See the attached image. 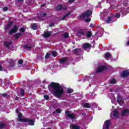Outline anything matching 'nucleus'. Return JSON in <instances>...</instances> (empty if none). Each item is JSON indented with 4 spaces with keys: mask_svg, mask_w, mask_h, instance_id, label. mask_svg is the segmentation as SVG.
Listing matches in <instances>:
<instances>
[{
    "mask_svg": "<svg viewBox=\"0 0 129 129\" xmlns=\"http://www.w3.org/2000/svg\"><path fill=\"white\" fill-rule=\"evenodd\" d=\"M51 87L52 88V92L53 94L58 98L61 97V95L64 93V89L60 84L57 83L51 82L49 85L48 88Z\"/></svg>",
    "mask_w": 129,
    "mask_h": 129,
    "instance_id": "f257e3e1",
    "label": "nucleus"
},
{
    "mask_svg": "<svg viewBox=\"0 0 129 129\" xmlns=\"http://www.w3.org/2000/svg\"><path fill=\"white\" fill-rule=\"evenodd\" d=\"M16 113H18V120L20 122H29V125H35V120L30 119V118H23V114L19 112L18 109H16Z\"/></svg>",
    "mask_w": 129,
    "mask_h": 129,
    "instance_id": "f03ea898",
    "label": "nucleus"
},
{
    "mask_svg": "<svg viewBox=\"0 0 129 129\" xmlns=\"http://www.w3.org/2000/svg\"><path fill=\"white\" fill-rule=\"evenodd\" d=\"M91 15H92V11L91 10H87L80 15V18L85 19V18H89Z\"/></svg>",
    "mask_w": 129,
    "mask_h": 129,
    "instance_id": "7ed1b4c3",
    "label": "nucleus"
},
{
    "mask_svg": "<svg viewBox=\"0 0 129 129\" xmlns=\"http://www.w3.org/2000/svg\"><path fill=\"white\" fill-rule=\"evenodd\" d=\"M65 114H66V117H68L69 118H70V119H75V118H76V116H75V114L73 113H70V112L69 110L66 111Z\"/></svg>",
    "mask_w": 129,
    "mask_h": 129,
    "instance_id": "20e7f679",
    "label": "nucleus"
},
{
    "mask_svg": "<svg viewBox=\"0 0 129 129\" xmlns=\"http://www.w3.org/2000/svg\"><path fill=\"white\" fill-rule=\"evenodd\" d=\"M106 69H107V67L105 66H100L98 67L96 72V73H100V72H103V71L106 70Z\"/></svg>",
    "mask_w": 129,
    "mask_h": 129,
    "instance_id": "39448f33",
    "label": "nucleus"
},
{
    "mask_svg": "<svg viewBox=\"0 0 129 129\" xmlns=\"http://www.w3.org/2000/svg\"><path fill=\"white\" fill-rule=\"evenodd\" d=\"M83 53V50L81 48H76L74 51V53L77 56H79Z\"/></svg>",
    "mask_w": 129,
    "mask_h": 129,
    "instance_id": "423d86ee",
    "label": "nucleus"
},
{
    "mask_svg": "<svg viewBox=\"0 0 129 129\" xmlns=\"http://www.w3.org/2000/svg\"><path fill=\"white\" fill-rule=\"evenodd\" d=\"M86 32H87V29H80L78 31V34L80 36H85V35H86Z\"/></svg>",
    "mask_w": 129,
    "mask_h": 129,
    "instance_id": "0eeeda50",
    "label": "nucleus"
},
{
    "mask_svg": "<svg viewBox=\"0 0 129 129\" xmlns=\"http://www.w3.org/2000/svg\"><path fill=\"white\" fill-rule=\"evenodd\" d=\"M19 30V28L17 25H14V28L9 31V35H12V34H14V33H17L18 30Z\"/></svg>",
    "mask_w": 129,
    "mask_h": 129,
    "instance_id": "6e6552de",
    "label": "nucleus"
},
{
    "mask_svg": "<svg viewBox=\"0 0 129 129\" xmlns=\"http://www.w3.org/2000/svg\"><path fill=\"white\" fill-rule=\"evenodd\" d=\"M115 20H114V17L113 16H108L107 19L106 20V22L107 24H111V23H114Z\"/></svg>",
    "mask_w": 129,
    "mask_h": 129,
    "instance_id": "1a4fd4ad",
    "label": "nucleus"
},
{
    "mask_svg": "<svg viewBox=\"0 0 129 129\" xmlns=\"http://www.w3.org/2000/svg\"><path fill=\"white\" fill-rule=\"evenodd\" d=\"M117 101L118 104H119V105H121V106L122 105V103H123V102L124 101H123V100L122 99H121V97H120L119 94L117 95Z\"/></svg>",
    "mask_w": 129,
    "mask_h": 129,
    "instance_id": "9d476101",
    "label": "nucleus"
},
{
    "mask_svg": "<svg viewBox=\"0 0 129 129\" xmlns=\"http://www.w3.org/2000/svg\"><path fill=\"white\" fill-rule=\"evenodd\" d=\"M110 126V120H106L105 122V129H109Z\"/></svg>",
    "mask_w": 129,
    "mask_h": 129,
    "instance_id": "9b49d317",
    "label": "nucleus"
},
{
    "mask_svg": "<svg viewBox=\"0 0 129 129\" xmlns=\"http://www.w3.org/2000/svg\"><path fill=\"white\" fill-rule=\"evenodd\" d=\"M121 76L122 77H126L129 76V72L127 70H125L122 72V74H121Z\"/></svg>",
    "mask_w": 129,
    "mask_h": 129,
    "instance_id": "f8f14e48",
    "label": "nucleus"
},
{
    "mask_svg": "<svg viewBox=\"0 0 129 129\" xmlns=\"http://www.w3.org/2000/svg\"><path fill=\"white\" fill-rule=\"evenodd\" d=\"M71 129H80V126L75 124L72 123L70 125Z\"/></svg>",
    "mask_w": 129,
    "mask_h": 129,
    "instance_id": "ddd939ff",
    "label": "nucleus"
},
{
    "mask_svg": "<svg viewBox=\"0 0 129 129\" xmlns=\"http://www.w3.org/2000/svg\"><path fill=\"white\" fill-rule=\"evenodd\" d=\"M51 31L44 32L43 34V37L44 38H49V37L51 36Z\"/></svg>",
    "mask_w": 129,
    "mask_h": 129,
    "instance_id": "4468645a",
    "label": "nucleus"
},
{
    "mask_svg": "<svg viewBox=\"0 0 129 129\" xmlns=\"http://www.w3.org/2000/svg\"><path fill=\"white\" fill-rule=\"evenodd\" d=\"M83 47L84 49H88L89 48H91V44L89 43H85L83 44Z\"/></svg>",
    "mask_w": 129,
    "mask_h": 129,
    "instance_id": "2eb2a0df",
    "label": "nucleus"
},
{
    "mask_svg": "<svg viewBox=\"0 0 129 129\" xmlns=\"http://www.w3.org/2000/svg\"><path fill=\"white\" fill-rule=\"evenodd\" d=\"M122 116H123L124 115H128L129 114V110L128 109H124L122 111Z\"/></svg>",
    "mask_w": 129,
    "mask_h": 129,
    "instance_id": "dca6fc26",
    "label": "nucleus"
},
{
    "mask_svg": "<svg viewBox=\"0 0 129 129\" xmlns=\"http://www.w3.org/2000/svg\"><path fill=\"white\" fill-rule=\"evenodd\" d=\"M23 35V34L21 33H16L15 35H14V38L15 40H18L20 37L22 36Z\"/></svg>",
    "mask_w": 129,
    "mask_h": 129,
    "instance_id": "f3484780",
    "label": "nucleus"
},
{
    "mask_svg": "<svg viewBox=\"0 0 129 129\" xmlns=\"http://www.w3.org/2000/svg\"><path fill=\"white\" fill-rule=\"evenodd\" d=\"M8 63H9L10 67H14V66H15L14 64H15V62H14L13 59H9L8 60Z\"/></svg>",
    "mask_w": 129,
    "mask_h": 129,
    "instance_id": "a211bd4d",
    "label": "nucleus"
},
{
    "mask_svg": "<svg viewBox=\"0 0 129 129\" xmlns=\"http://www.w3.org/2000/svg\"><path fill=\"white\" fill-rule=\"evenodd\" d=\"M7 127V124L4 122H0V129H4Z\"/></svg>",
    "mask_w": 129,
    "mask_h": 129,
    "instance_id": "6ab92c4d",
    "label": "nucleus"
},
{
    "mask_svg": "<svg viewBox=\"0 0 129 129\" xmlns=\"http://www.w3.org/2000/svg\"><path fill=\"white\" fill-rule=\"evenodd\" d=\"M86 37L87 38H91V36H92V31H86Z\"/></svg>",
    "mask_w": 129,
    "mask_h": 129,
    "instance_id": "aec40b11",
    "label": "nucleus"
},
{
    "mask_svg": "<svg viewBox=\"0 0 129 129\" xmlns=\"http://www.w3.org/2000/svg\"><path fill=\"white\" fill-rule=\"evenodd\" d=\"M12 45V42H8V41H5L4 42V46L6 47V48H10V46Z\"/></svg>",
    "mask_w": 129,
    "mask_h": 129,
    "instance_id": "412c9836",
    "label": "nucleus"
},
{
    "mask_svg": "<svg viewBox=\"0 0 129 129\" xmlns=\"http://www.w3.org/2000/svg\"><path fill=\"white\" fill-rule=\"evenodd\" d=\"M68 61V58L65 57L63 58H61L59 59V63L60 64H63V63H65V62H67Z\"/></svg>",
    "mask_w": 129,
    "mask_h": 129,
    "instance_id": "4be33fe9",
    "label": "nucleus"
},
{
    "mask_svg": "<svg viewBox=\"0 0 129 129\" xmlns=\"http://www.w3.org/2000/svg\"><path fill=\"white\" fill-rule=\"evenodd\" d=\"M83 107L85 108H90L91 107V106L90 105V104L88 103H85L84 105H83Z\"/></svg>",
    "mask_w": 129,
    "mask_h": 129,
    "instance_id": "5701e85b",
    "label": "nucleus"
},
{
    "mask_svg": "<svg viewBox=\"0 0 129 129\" xmlns=\"http://www.w3.org/2000/svg\"><path fill=\"white\" fill-rule=\"evenodd\" d=\"M63 9V6L61 5H58L55 8L56 11H61Z\"/></svg>",
    "mask_w": 129,
    "mask_h": 129,
    "instance_id": "b1692460",
    "label": "nucleus"
},
{
    "mask_svg": "<svg viewBox=\"0 0 129 129\" xmlns=\"http://www.w3.org/2000/svg\"><path fill=\"white\" fill-rule=\"evenodd\" d=\"M31 29H32V30H37V29H38V25H37V24H32L31 25Z\"/></svg>",
    "mask_w": 129,
    "mask_h": 129,
    "instance_id": "393cba45",
    "label": "nucleus"
},
{
    "mask_svg": "<svg viewBox=\"0 0 129 129\" xmlns=\"http://www.w3.org/2000/svg\"><path fill=\"white\" fill-rule=\"evenodd\" d=\"M70 15H71V13L69 12L68 14H67L64 16H63L62 17V18H61L62 21H64L65 20V19H66V18H67V17H69Z\"/></svg>",
    "mask_w": 129,
    "mask_h": 129,
    "instance_id": "a878e982",
    "label": "nucleus"
},
{
    "mask_svg": "<svg viewBox=\"0 0 129 129\" xmlns=\"http://www.w3.org/2000/svg\"><path fill=\"white\" fill-rule=\"evenodd\" d=\"M24 48L25 50H31L32 49V46H29L27 44H25L24 45Z\"/></svg>",
    "mask_w": 129,
    "mask_h": 129,
    "instance_id": "bb28decb",
    "label": "nucleus"
},
{
    "mask_svg": "<svg viewBox=\"0 0 129 129\" xmlns=\"http://www.w3.org/2000/svg\"><path fill=\"white\" fill-rule=\"evenodd\" d=\"M120 13L122 14V15H123L122 17H123V12H122V11H121L120 13H117L115 15V17L117 18V19H119V18H120Z\"/></svg>",
    "mask_w": 129,
    "mask_h": 129,
    "instance_id": "cd10ccee",
    "label": "nucleus"
},
{
    "mask_svg": "<svg viewBox=\"0 0 129 129\" xmlns=\"http://www.w3.org/2000/svg\"><path fill=\"white\" fill-rule=\"evenodd\" d=\"M111 56V54H110L109 52H107L105 53V59H107L108 58H110Z\"/></svg>",
    "mask_w": 129,
    "mask_h": 129,
    "instance_id": "c85d7f7f",
    "label": "nucleus"
},
{
    "mask_svg": "<svg viewBox=\"0 0 129 129\" xmlns=\"http://www.w3.org/2000/svg\"><path fill=\"white\" fill-rule=\"evenodd\" d=\"M110 84H115V83H116V80H115L114 78H113L110 81Z\"/></svg>",
    "mask_w": 129,
    "mask_h": 129,
    "instance_id": "c756f323",
    "label": "nucleus"
},
{
    "mask_svg": "<svg viewBox=\"0 0 129 129\" xmlns=\"http://www.w3.org/2000/svg\"><path fill=\"white\" fill-rule=\"evenodd\" d=\"M113 116H114L115 117L118 116V112L117 111V110H115L113 112Z\"/></svg>",
    "mask_w": 129,
    "mask_h": 129,
    "instance_id": "7c9ffc66",
    "label": "nucleus"
},
{
    "mask_svg": "<svg viewBox=\"0 0 129 129\" xmlns=\"http://www.w3.org/2000/svg\"><path fill=\"white\" fill-rule=\"evenodd\" d=\"M25 92H26L25 91V90H24V89H21L20 92L21 95L22 96H24L25 95Z\"/></svg>",
    "mask_w": 129,
    "mask_h": 129,
    "instance_id": "2f4dec72",
    "label": "nucleus"
},
{
    "mask_svg": "<svg viewBox=\"0 0 129 129\" xmlns=\"http://www.w3.org/2000/svg\"><path fill=\"white\" fill-rule=\"evenodd\" d=\"M52 56L53 57H56V56H57V51H52Z\"/></svg>",
    "mask_w": 129,
    "mask_h": 129,
    "instance_id": "473e14b6",
    "label": "nucleus"
},
{
    "mask_svg": "<svg viewBox=\"0 0 129 129\" xmlns=\"http://www.w3.org/2000/svg\"><path fill=\"white\" fill-rule=\"evenodd\" d=\"M73 91H74L73 89L71 88H68L67 89L68 93H73Z\"/></svg>",
    "mask_w": 129,
    "mask_h": 129,
    "instance_id": "72a5a7b5",
    "label": "nucleus"
},
{
    "mask_svg": "<svg viewBox=\"0 0 129 129\" xmlns=\"http://www.w3.org/2000/svg\"><path fill=\"white\" fill-rule=\"evenodd\" d=\"M44 99H46V100H49L50 97L48 95H45L44 96Z\"/></svg>",
    "mask_w": 129,
    "mask_h": 129,
    "instance_id": "f704fd0d",
    "label": "nucleus"
},
{
    "mask_svg": "<svg viewBox=\"0 0 129 129\" xmlns=\"http://www.w3.org/2000/svg\"><path fill=\"white\" fill-rule=\"evenodd\" d=\"M63 37L64 39H67V38H68L69 37V34L67 33H65L64 34H63Z\"/></svg>",
    "mask_w": 129,
    "mask_h": 129,
    "instance_id": "c9c22d12",
    "label": "nucleus"
},
{
    "mask_svg": "<svg viewBox=\"0 0 129 129\" xmlns=\"http://www.w3.org/2000/svg\"><path fill=\"white\" fill-rule=\"evenodd\" d=\"M56 113H61L62 112V110H61V109L57 108L56 109Z\"/></svg>",
    "mask_w": 129,
    "mask_h": 129,
    "instance_id": "e433bc0d",
    "label": "nucleus"
},
{
    "mask_svg": "<svg viewBox=\"0 0 129 129\" xmlns=\"http://www.w3.org/2000/svg\"><path fill=\"white\" fill-rule=\"evenodd\" d=\"M20 32H22V33H25V28H24V27H21L20 29Z\"/></svg>",
    "mask_w": 129,
    "mask_h": 129,
    "instance_id": "4c0bfd02",
    "label": "nucleus"
},
{
    "mask_svg": "<svg viewBox=\"0 0 129 129\" xmlns=\"http://www.w3.org/2000/svg\"><path fill=\"white\" fill-rule=\"evenodd\" d=\"M4 12H7V11H9V8L7 7H5L3 8Z\"/></svg>",
    "mask_w": 129,
    "mask_h": 129,
    "instance_id": "58836bf2",
    "label": "nucleus"
},
{
    "mask_svg": "<svg viewBox=\"0 0 129 129\" xmlns=\"http://www.w3.org/2000/svg\"><path fill=\"white\" fill-rule=\"evenodd\" d=\"M23 63H24L23 59H20L18 60V64H23Z\"/></svg>",
    "mask_w": 129,
    "mask_h": 129,
    "instance_id": "ea45409f",
    "label": "nucleus"
},
{
    "mask_svg": "<svg viewBox=\"0 0 129 129\" xmlns=\"http://www.w3.org/2000/svg\"><path fill=\"white\" fill-rule=\"evenodd\" d=\"M45 58H50V54L46 53V54L45 56Z\"/></svg>",
    "mask_w": 129,
    "mask_h": 129,
    "instance_id": "a19ab883",
    "label": "nucleus"
},
{
    "mask_svg": "<svg viewBox=\"0 0 129 129\" xmlns=\"http://www.w3.org/2000/svg\"><path fill=\"white\" fill-rule=\"evenodd\" d=\"M9 26H10V27H11V26H13V22H8V24Z\"/></svg>",
    "mask_w": 129,
    "mask_h": 129,
    "instance_id": "79ce46f5",
    "label": "nucleus"
},
{
    "mask_svg": "<svg viewBox=\"0 0 129 129\" xmlns=\"http://www.w3.org/2000/svg\"><path fill=\"white\" fill-rule=\"evenodd\" d=\"M68 2L70 3V4H72L74 3V0H69Z\"/></svg>",
    "mask_w": 129,
    "mask_h": 129,
    "instance_id": "37998d69",
    "label": "nucleus"
},
{
    "mask_svg": "<svg viewBox=\"0 0 129 129\" xmlns=\"http://www.w3.org/2000/svg\"><path fill=\"white\" fill-rule=\"evenodd\" d=\"M6 29H7V30H9V29H10V28H11V26H10V25H7L6 26Z\"/></svg>",
    "mask_w": 129,
    "mask_h": 129,
    "instance_id": "c03bdc74",
    "label": "nucleus"
},
{
    "mask_svg": "<svg viewBox=\"0 0 129 129\" xmlns=\"http://www.w3.org/2000/svg\"><path fill=\"white\" fill-rule=\"evenodd\" d=\"M90 28H94V25H93V24H92V23H91L90 24Z\"/></svg>",
    "mask_w": 129,
    "mask_h": 129,
    "instance_id": "a18cd8bd",
    "label": "nucleus"
},
{
    "mask_svg": "<svg viewBox=\"0 0 129 129\" xmlns=\"http://www.w3.org/2000/svg\"><path fill=\"white\" fill-rule=\"evenodd\" d=\"M63 10H64V11H66V10H67V6H63V7H62Z\"/></svg>",
    "mask_w": 129,
    "mask_h": 129,
    "instance_id": "49530a36",
    "label": "nucleus"
},
{
    "mask_svg": "<svg viewBox=\"0 0 129 129\" xmlns=\"http://www.w3.org/2000/svg\"><path fill=\"white\" fill-rule=\"evenodd\" d=\"M90 21H91V19H86V22H87V23H88V22H90Z\"/></svg>",
    "mask_w": 129,
    "mask_h": 129,
    "instance_id": "de8ad7c7",
    "label": "nucleus"
},
{
    "mask_svg": "<svg viewBox=\"0 0 129 129\" xmlns=\"http://www.w3.org/2000/svg\"><path fill=\"white\" fill-rule=\"evenodd\" d=\"M8 95V94H6V93H4L2 94V96L3 97H6V96H7Z\"/></svg>",
    "mask_w": 129,
    "mask_h": 129,
    "instance_id": "09e8293b",
    "label": "nucleus"
},
{
    "mask_svg": "<svg viewBox=\"0 0 129 129\" xmlns=\"http://www.w3.org/2000/svg\"><path fill=\"white\" fill-rule=\"evenodd\" d=\"M18 3H24V0H17Z\"/></svg>",
    "mask_w": 129,
    "mask_h": 129,
    "instance_id": "8fccbe9b",
    "label": "nucleus"
},
{
    "mask_svg": "<svg viewBox=\"0 0 129 129\" xmlns=\"http://www.w3.org/2000/svg\"><path fill=\"white\" fill-rule=\"evenodd\" d=\"M46 16H47V13H43L42 14V16L46 17Z\"/></svg>",
    "mask_w": 129,
    "mask_h": 129,
    "instance_id": "3c124183",
    "label": "nucleus"
},
{
    "mask_svg": "<svg viewBox=\"0 0 129 129\" xmlns=\"http://www.w3.org/2000/svg\"><path fill=\"white\" fill-rule=\"evenodd\" d=\"M0 71H3V67L0 65Z\"/></svg>",
    "mask_w": 129,
    "mask_h": 129,
    "instance_id": "603ef678",
    "label": "nucleus"
},
{
    "mask_svg": "<svg viewBox=\"0 0 129 129\" xmlns=\"http://www.w3.org/2000/svg\"><path fill=\"white\" fill-rule=\"evenodd\" d=\"M45 6H46V4H43L42 5H41V8H43V7H45Z\"/></svg>",
    "mask_w": 129,
    "mask_h": 129,
    "instance_id": "864d4df0",
    "label": "nucleus"
},
{
    "mask_svg": "<svg viewBox=\"0 0 129 129\" xmlns=\"http://www.w3.org/2000/svg\"><path fill=\"white\" fill-rule=\"evenodd\" d=\"M53 26H54V23H51L49 25L50 27H53Z\"/></svg>",
    "mask_w": 129,
    "mask_h": 129,
    "instance_id": "5fc2aeb1",
    "label": "nucleus"
},
{
    "mask_svg": "<svg viewBox=\"0 0 129 129\" xmlns=\"http://www.w3.org/2000/svg\"><path fill=\"white\" fill-rule=\"evenodd\" d=\"M15 100H19V97L18 96L16 97Z\"/></svg>",
    "mask_w": 129,
    "mask_h": 129,
    "instance_id": "6e6d98bb",
    "label": "nucleus"
},
{
    "mask_svg": "<svg viewBox=\"0 0 129 129\" xmlns=\"http://www.w3.org/2000/svg\"><path fill=\"white\" fill-rule=\"evenodd\" d=\"M56 111H53V112H52V113H53V114H55V113H56Z\"/></svg>",
    "mask_w": 129,
    "mask_h": 129,
    "instance_id": "4d7b16f0",
    "label": "nucleus"
}]
</instances>
